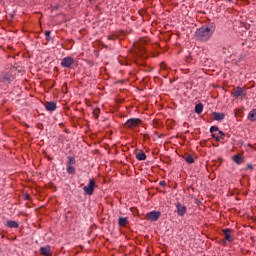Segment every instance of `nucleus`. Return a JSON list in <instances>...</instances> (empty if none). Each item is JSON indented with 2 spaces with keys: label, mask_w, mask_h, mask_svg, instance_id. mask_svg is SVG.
Listing matches in <instances>:
<instances>
[{
  "label": "nucleus",
  "mask_w": 256,
  "mask_h": 256,
  "mask_svg": "<svg viewBox=\"0 0 256 256\" xmlns=\"http://www.w3.org/2000/svg\"><path fill=\"white\" fill-rule=\"evenodd\" d=\"M176 209H177V214L179 215V217H183V215H185V213H187V207L183 206V204H181V203L176 204Z\"/></svg>",
  "instance_id": "6e6552de"
},
{
  "label": "nucleus",
  "mask_w": 256,
  "mask_h": 256,
  "mask_svg": "<svg viewBox=\"0 0 256 256\" xmlns=\"http://www.w3.org/2000/svg\"><path fill=\"white\" fill-rule=\"evenodd\" d=\"M248 169H250V171H253V165H251V164H248Z\"/></svg>",
  "instance_id": "c85d7f7f"
},
{
  "label": "nucleus",
  "mask_w": 256,
  "mask_h": 256,
  "mask_svg": "<svg viewBox=\"0 0 256 256\" xmlns=\"http://www.w3.org/2000/svg\"><path fill=\"white\" fill-rule=\"evenodd\" d=\"M99 113H101V110L99 109V108H95L94 110H93V115L97 118V117H99Z\"/></svg>",
  "instance_id": "5701e85b"
},
{
  "label": "nucleus",
  "mask_w": 256,
  "mask_h": 256,
  "mask_svg": "<svg viewBox=\"0 0 256 256\" xmlns=\"http://www.w3.org/2000/svg\"><path fill=\"white\" fill-rule=\"evenodd\" d=\"M44 33H45L47 41H50L51 40V31L46 30Z\"/></svg>",
  "instance_id": "4be33fe9"
},
{
  "label": "nucleus",
  "mask_w": 256,
  "mask_h": 256,
  "mask_svg": "<svg viewBox=\"0 0 256 256\" xmlns=\"http://www.w3.org/2000/svg\"><path fill=\"white\" fill-rule=\"evenodd\" d=\"M211 137L213 138V139H215V137H217L213 132L211 133Z\"/></svg>",
  "instance_id": "c756f323"
},
{
  "label": "nucleus",
  "mask_w": 256,
  "mask_h": 256,
  "mask_svg": "<svg viewBox=\"0 0 256 256\" xmlns=\"http://www.w3.org/2000/svg\"><path fill=\"white\" fill-rule=\"evenodd\" d=\"M159 217H161V212L159 211H151L146 214V219H148V221H151V223H155V221H158Z\"/></svg>",
  "instance_id": "7ed1b4c3"
},
{
  "label": "nucleus",
  "mask_w": 256,
  "mask_h": 256,
  "mask_svg": "<svg viewBox=\"0 0 256 256\" xmlns=\"http://www.w3.org/2000/svg\"><path fill=\"white\" fill-rule=\"evenodd\" d=\"M142 121L139 118H130L125 123L126 129H135L136 127H139L141 125Z\"/></svg>",
  "instance_id": "f03ea898"
},
{
  "label": "nucleus",
  "mask_w": 256,
  "mask_h": 256,
  "mask_svg": "<svg viewBox=\"0 0 256 256\" xmlns=\"http://www.w3.org/2000/svg\"><path fill=\"white\" fill-rule=\"evenodd\" d=\"M66 171H67L68 175H75V167H73V166L66 165Z\"/></svg>",
  "instance_id": "aec40b11"
},
{
  "label": "nucleus",
  "mask_w": 256,
  "mask_h": 256,
  "mask_svg": "<svg viewBox=\"0 0 256 256\" xmlns=\"http://www.w3.org/2000/svg\"><path fill=\"white\" fill-rule=\"evenodd\" d=\"M220 138L223 139V137H225V133L223 131H218Z\"/></svg>",
  "instance_id": "a878e982"
},
{
  "label": "nucleus",
  "mask_w": 256,
  "mask_h": 256,
  "mask_svg": "<svg viewBox=\"0 0 256 256\" xmlns=\"http://www.w3.org/2000/svg\"><path fill=\"white\" fill-rule=\"evenodd\" d=\"M224 49V53H227V49L223 48Z\"/></svg>",
  "instance_id": "2f4dec72"
},
{
  "label": "nucleus",
  "mask_w": 256,
  "mask_h": 256,
  "mask_svg": "<svg viewBox=\"0 0 256 256\" xmlns=\"http://www.w3.org/2000/svg\"><path fill=\"white\" fill-rule=\"evenodd\" d=\"M222 233H224L225 241H229L230 243L233 241L234 238L231 236V229L226 228L222 230Z\"/></svg>",
  "instance_id": "1a4fd4ad"
},
{
  "label": "nucleus",
  "mask_w": 256,
  "mask_h": 256,
  "mask_svg": "<svg viewBox=\"0 0 256 256\" xmlns=\"http://www.w3.org/2000/svg\"><path fill=\"white\" fill-rule=\"evenodd\" d=\"M67 159H68L66 163L67 166H73L77 163L74 157L68 156Z\"/></svg>",
  "instance_id": "6ab92c4d"
},
{
  "label": "nucleus",
  "mask_w": 256,
  "mask_h": 256,
  "mask_svg": "<svg viewBox=\"0 0 256 256\" xmlns=\"http://www.w3.org/2000/svg\"><path fill=\"white\" fill-rule=\"evenodd\" d=\"M74 60L73 57L68 56L62 59L61 61V67H64L65 69L71 68V65H73Z\"/></svg>",
  "instance_id": "39448f33"
},
{
  "label": "nucleus",
  "mask_w": 256,
  "mask_h": 256,
  "mask_svg": "<svg viewBox=\"0 0 256 256\" xmlns=\"http://www.w3.org/2000/svg\"><path fill=\"white\" fill-rule=\"evenodd\" d=\"M215 29H217V27L215 26V23L204 25L196 29L194 37L197 41H201L202 43H205L213 37V33H215Z\"/></svg>",
  "instance_id": "f257e3e1"
},
{
  "label": "nucleus",
  "mask_w": 256,
  "mask_h": 256,
  "mask_svg": "<svg viewBox=\"0 0 256 256\" xmlns=\"http://www.w3.org/2000/svg\"><path fill=\"white\" fill-rule=\"evenodd\" d=\"M84 193H86V195H93L94 191H95V181L94 180H89L88 185H86L83 188Z\"/></svg>",
  "instance_id": "20e7f679"
},
{
  "label": "nucleus",
  "mask_w": 256,
  "mask_h": 256,
  "mask_svg": "<svg viewBox=\"0 0 256 256\" xmlns=\"http://www.w3.org/2000/svg\"><path fill=\"white\" fill-rule=\"evenodd\" d=\"M224 49V53H227V49L223 48Z\"/></svg>",
  "instance_id": "7c9ffc66"
},
{
  "label": "nucleus",
  "mask_w": 256,
  "mask_h": 256,
  "mask_svg": "<svg viewBox=\"0 0 256 256\" xmlns=\"http://www.w3.org/2000/svg\"><path fill=\"white\" fill-rule=\"evenodd\" d=\"M212 116L214 121H223L225 119V113L213 112Z\"/></svg>",
  "instance_id": "9d476101"
},
{
  "label": "nucleus",
  "mask_w": 256,
  "mask_h": 256,
  "mask_svg": "<svg viewBox=\"0 0 256 256\" xmlns=\"http://www.w3.org/2000/svg\"><path fill=\"white\" fill-rule=\"evenodd\" d=\"M6 227H9V229H19V223L14 220H9L6 222Z\"/></svg>",
  "instance_id": "4468645a"
},
{
  "label": "nucleus",
  "mask_w": 256,
  "mask_h": 256,
  "mask_svg": "<svg viewBox=\"0 0 256 256\" xmlns=\"http://www.w3.org/2000/svg\"><path fill=\"white\" fill-rule=\"evenodd\" d=\"M108 39L109 41H115V39H117V36L116 35H108Z\"/></svg>",
  "instance_id": "393cba45"
},
{
  "label": "nucleus",
  "mask_w": 256,
  "mask_h": 256,
  "mask_svg": "<svg viewBox=\"0 0 256 256\" xmlns=\"http://www.w3.org/2000/svg\"><path fill=\"white\" fill-rule=\"evenodd\" d=\"M160 185H161V187H165V185H167V183L165 181H160Z\"/></svg>",
  "instance_id": "bb28decb"
},
{
  "label": "nucleus",
  "mask_w": 256,
  "mask_h": 256,
  "mask_svg": "<svg viewBox=\"0 0 256 256\" xmlns=\"http://www.w3.org/2000/svg\"><path fill=\"white\" fill-rule=\"evenodd\" d=\"M195 113H197V115H201V113H203V104H197L195 106Z\"/></svg>",
  "instance_id": "a211bd4d"
},
{
  "label": "nucleus",
  "mask_w": 256,
  "mask_h": 256,
  "mask_svg": "<svg viewBox=\"0 0 256 256\" xmlns=\"http://www.w3.org/2000/svg\"><path fill=\"white\" fill-rule=\"evenodd\" d=\"M40 253H41V255H44V256H51L52 255L51 247H49V246L41 247Z\"/></svg>",
  "instance_id": "9b49d317"
},
{
  "label": "nucleus",
  "mask_w": 256,
  "mask_h": 256,
  "mask_svg": "<svg viewBox=\"0 0 256 256\" xmlns=\"http://www.w3.org/2000/svg\"><path fill=\"white\" fill-rule=\"evenodd\" d=\"M118 224L120 227H127L129 225V218L127 217H120L118 219Z\"/></svg>",
  "instance_id": "ddd939ff"
},
{
  "label": "nucleus",
  "mask_w": 256,
  "mask_h": 256,
  "mask_svg": "<svg viewBox=\"0 0 256 256\" xmlns=\"http://www.w3.org/2000/svg\"><path fill=\"white\" fill-rule=\"evenodd\" d=\"M225 243H226V241L224 240V241H223V244L225 245Z\"/></svg>",
  "instance_id": "473e14b6"
},
{
  "label": "nucleus",
  "mask_w": 256,
  "mask_h": 256,
  "mask_svg": "<svg viewBox=\"0 0 256 256\" xmlns=\"http://www.w3.org/2000/svg\"><path fill=\"white\" fill-rule=\"evenodd\" d=\"M89 1H93V0H89Z\"/></svg>",
  "instance_id": "72a5a7b5"
},
{
  "label": "nucleus",
  "mask_w": 256,
  "mask_h": 256,
  "mask_svg": "<svg viewBox=\"0 0 256 256\" xmlns=\"http://www.w3.org/2000/svg\"><path fill=\"white\" fill-rule=\"evenodd\" d=\"M232 97H234V99H238V97H245V90L237 86L236 88H234V91L232 92Z\"/></svg>",
  "instance_id": "423d86ee"
},
{
  "label": "nucleus",
  "mask_w": 256,
  "mask_h": 256,
  "mask_svg": "<svg viewBox=\"0 0 256 256\" xmlns=\"http://www.w3.org/2000/svg\"><path fill=\"white\" fill-rule=\"evenodd\" d=\"M215 131H220L219 130V127H217V126H211V128H210V133H215Z\"/></svg>",
  "instance_id": "b1692460"
},
{
  "label": "nucleus",
  "mask_w": 256,
  "mask_h": 256,
  "mask_svg": "<svg viewBox=\"0 0 256 256\" xmlns=\"http://www.w3.org/2000/svg\"><path fill=\"white\" fill-rule=\"evenodd\" d=\"M11 79H12V76H11V73L9 72H2L0 75V81L2 83H11Z\"/></svg>",
  "instance_id": "0eeeda50"
},
{
  "label": "nucleus",
  "mask_w": 256,
  "mask_h": 256,
  "mask_svg": "<svg viewBox=\"0 0 256 256\" xmlns=\"http://www.w3.org/2000/svg\"><path fill=\"white\" fill-rule=\"evenodd\" d=\"M233 161H234L235 163H237V165H241V163H243V156H241V155H235V156L233 157Z\"/></svg>",
  "instance_id": "f3484780"
},
{
  "label": "nucleus",
  "mask_w": 256,
  "mask_h": 256,
  "mask_svg": "<svg viewBox=\"0 0 256 256\" xmlns=\"http://www.w3.org/2000/svg\"><path fill=\"white\" fill-rule=\"evenodd\" d=\"M249 121H256V109H253L248 114Z\"/></svg>",
  "instance_id": "2eb2a0df"
},
{
  "label": "nucleus",
  "mask_w": 256,
  "mask_h": 256,
  "mask_svg": "<svg viewBox=\"0 0 256 256\" xmlns=\"http://www.w3.org/2000/svg\"><path fill=\"white\" fill-rule=\"evenodd\" d=\"M185 161H186V163H195V159L193 158V156H191V155H187L185 158Z\"/></svg>",
  "instance_id": "412c9836"
},
{
  "label": "nucleus",
  "mask_w": 256,
  "mask_h": 256,
  "mask_svg": "<svg viewBox=\"0 0 256 256\" xmlns=\"http://www.w3.org/2000/svg\"><path fill=\"white\" fill-rule=\"evenodd\" d=\"M136 159L138 161H145V159H147V155L144 152H139L136 154Z\"/></svg>",
  "instance_id": "dca6fc26"
},
{
  "label": "nucleus",
  "mask_w": 256,
  "mask_h": 256,
  "mask_svg": "<svg viewBox=\"0 0 256 256\" xmlns=\"http://www.w3.org/2000/svg\"><path fill=\"white\" fill-rule=\"evenodd\" d=\"M45 109L46 111H55V109H57V104L55 102H46Z\"/></svg>",
  "instance_id": "f8f14e48"
},
{
  "label": "nucleus",
  "mask_w": 256,
  "mask_h": 256,
  "mask_svg": "<svg viewBox=\"0 0 256 256\" xmlns=\"http://www.w3.org/2000/svg\"><path fill=\"white\" fill-rule=\"evenodd\" d=\"M214 139H215V141H217V142L221 141V137H219V136H216Z\"/></svg>",
  "instance_id": "cd10ccee"
}]
</instances>
